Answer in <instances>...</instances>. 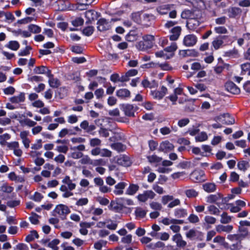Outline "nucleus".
<instances>
[{"label":"nucleus","mask_w":250,"mask_h":250,"mask_svg":"<svg viewBox=\"0 0 250 250\" xmlns=\"http://www.w3.org/2000/svg\"><path fill=\"white\" fill-rule=\"evenodd\" d=\"M155 195V193L153 191L148 190L144 191L143 193L138 194L137 198L140 202H145L148 199H153Z\"/></svg>","instance_id":"7"},{"label":"nucleus","mask_w":250,"mask_h":250,"mask_svg":"<svg viewBox=\"0 0 250 250\" xmlns=\"http://www.w3.org/2000/svg\"><path fill=\"white\" fill-rule=\"evenodd\" d=\"M153 45H152V44H151L150 43H149L143 40V41L138 42L136 44V46L137 48L140 50L145 51L151 48Z\"/></svg>","instance_id":"18"},{"label":"nucleus","mask_w":250,"mask_h":250,"mask_svg":"<svg viewBox=\"0 0 250 250\" xmlns=\"http://www.w3.org/2000/svg\"><path fill=\"white\" fill-rule=\"evenodd\" d=\"M106 227L110 230H115L118 226L116 221L112 220L110 219L106 220Z\"/></svg>","instance_id":"37"},{"label":"nucleus","mask_w":250,"mask_h":250,"mask_svg":"<svg viewBox=\"0 0 250 250\" xmlns=\"http://www.w3.org/2000/svg\"><path fill=\"white\" fill-rule=\"evenodd\" d=\"M225 36H219L215 38L211 42V45L215 50H218L222 46L224 43L223 40L225 39Z\"/></svg>","instance_id":"12"},{"label":"nucleus","mask_w":250,"mask_h":250,"mask_svg":"<svg viewBox=\"0 0 250 250\" xmlns=\"http://www.w3.org/2000/svg\"><path fill=\"white\" fill-rule=\"evenodd\" d=\"M117 163L124 167H128L131 165L129 157L126 155H121L117 159Z\"/></svg>","instance_id":"22"},{"label":"nucleus","mask_w":250,"mask_h":250,"mask_svg":"<svg viewBox=\"0 0 250 250\" xmlns=\"http://www.w3.org/2000/svg\"><path fill=\"white\" fill-rule=\"evenodd\" d=\"M60 243V240L58 239H54L50 242L47 246L51 248L53 250H58L59 248L57 245Z\"/></svg>","instance_id":"48"},{"label":"nucleus","mask_w":250,"mask_h":250,"mask_svg":"<svg viewBox=\"0 0 250 250\" xmlns=\"http://www.w3.org/2000/svg\"><path fill=\"white\" fill-rule=\"evenodd\" d=\"M186 236L187 238L191 240H196L202 241L203 240L204 236V233L196 229H190L186 233Z\"/></svg>","instance_id":"5"},{"label":"nucleus","mask_w":250,"mask_h":250,"mask_svg":"<svg viewBox=\"0 0 250 250\" xmlns=\"http://www.w3.org/2000/svg\"><path fill=\"white\" fill-rule=\"evenodd\" d=\"M123 110L125 114L129 117H133L134 116L135 111V107L129 104H124L123 105Z\"/></svg>","instance_id":"14"},{"label":"nucleus","mask_w":250,"mask_h":250,"mask_svg":"<svg viewBox=\"0 0 250 250\" xmlns=\"http://www.w3.org/2000/svg\"><path fill=\"white\" fill-rule=\"evenodd\" d=\"M181 17L183 19H187L189 20L194 17L198 18L202 17V12L198 9H187L183 11L181 14Z\"/></svg>","instance_id":"3"},{"label":"nucleus","mask_w":250,"mask_h":250,"mask_svg":"<svg viewBox=\"0 0 250 250\" xmlns=\"http://www.w3.org/2000/svg\"><path fill=\"white\" fill-rule=\"evenodd\" d=\"M47 77L49 78V84L51 87L57 88L60 85L59 80L57 78H54L51 73H50V76Z\"/></svg>","instance_id":"34"},{"label":"nucleus","mask_w":250,"mask_h":250,"mask_svg":"<svg viewBox=\"0 0 250 250\" xmlns=\"http://www.w3.org/2000/svg\"><path fill=\"white\" fill-rule=\"evenodd\" d=\"M249 164L248 162L242 161L237 164V167L239 169L245 171L248 167Z\"/></svg>","instance_id":"51"},{"label":"nucleus","mask_w":250,"mask_h":250,"mask_svg":"<svg viewBox=\"0 0 250 250\" xmlns=\"http://www.w3.org/2000/svg\"><path fill=\"white\" fill-rule=\"evenodd\" d=\"M55 150L60 153L66 154L68 150V147L65 145L57 146Z\"/></svg>","instance_id":"58"},{"label":"nucleus","mask_w":250,"mask_h":250,"mask_svg":"<svg viewBox=\"0 0 250 250\" xmlns=\"http://www.w3.org/2000/svg\"><path fill=\"white\" fill-rule=\"evenodd\" d=\"M196 141L203 142L208 139V135L205 132H202L195 137Z\"/></svg>","instance_id":"49"},{"label":"nucleus","mask_w":250,"mask_h":250,"mask_svg":"<svg viewBox=\"0 0 250 250\" xmlns=\"http://www.w3.org/2000/svg\"><path fill=\"white\" fill-rule=\"evenodd\" d=\"M231 198L229 197L223 198V196L220 193L216 194H210L206 198V201L208 203H213L220 199H222V202L226 203L228 202Z\"/></svg>","instance_id":"6"},{"label":"nucleus","mask_w":250,"mask_h":250,"mask_svg":"<svg viewBox=\"0 0 250 250\" xmlns=\"http://www.w3.org/2000/svg\"><path fill=\"white\" fill-rule=\"evenodd\" d=\"M100 16V14L93 10H88L85 13V17L88 20V22L97 19Z\"/></svg>","instance_id":"16"},{"label":"nucleus","mask_w":250,"mask_h":250,"mask_svg":"<svg viewBox=\"0 0 250 250\" xmlns=\"http://www.w3.org/2000/svg\"><path fill=\"white\" fill-rule=\"evenodd\" d=\"M242 10L238 7H231L228 9L229 17L230 18H234L240 14Z\"/></svg>","instance_id":"31"},{"label":"nucleus","mask_w":250,"mask_h":250,"mask_svg":"<svg viewBox=\"0 0 250 250\" xmlns=\"http://www.w3.org/2000/svg\"><path fill=\"white\" fill-rule=\"evenodd\" d=\"M43 197V196L41 193L38 192H36L34 195L30 197V199L35 202H40L42 200Z\"/></svg>","instance_id":"54"},{"label":"nucleus","mask_w":250,"mask_h":250,"mask_svg":"<svg viewBox=\"0 0 250 250\" xmlns=\"http://www.w3.org/2000/svg\"><path fill=\"white\" fill-rule=\"evenodd\" d=\"M155 55L157 57L162 58L165 60L169 59L172 58V55H168L165 49L163 50L156 52Z\"/></svg>","instance_id":"38"},{"label":"nucleus","mask_w":250,"mask_h":250,"mask_svg":"<svg viewBox=\"0 0 250 250\" xmlns=\"http://www.w3.org/2000/svg\"><path fill=\"white\" fill-rule=\"evenodd\" d=\"M14 188L11 186H7L6 184H3L0 187V191L4 192L10 193L13 191Z\"/></svg>","instance_id":"55"},{"label":"nucleus","mask_w":250,"mask_h":250,"mask_svg":"<svg viewBox=\"0 0 250 250\" xmlns=\"http://www.w3.org/2000/svg\"><path fill=\"white\" fill-rule=\"evenodd\" d=\"M223 56L230 59H237L238 58L240 55L238 50L235 48H233L232 50L225 52Z\"/></svg>","instance_id":"21"},{"label":"nucleus","mask_w":250,"mask_h":250,"mask_svg":"<svg viewBox=\"0 0 250 250\" xmlns=\"http://www.w3.org/2000/svg\"><path fill=\"white\" fill-rule=\"evenodd\" d=\"M148 161L151 163H158L161 162L162 158L155 155H153L147 157Z\"/></svg>","instance_id":"50"},{"label":"nucleus","mask_w":250,"mask_h":250,"mask_svg":"<svg viewBox=\"0 0 250 250\" xmlns=\"http://www.w3.org/2000/svg\"><path fill=\"white\" fill-rule=\"evenodd\" d=\"M177 46L175 42H172L169 46L165 48V51L168 55H172V57L174 55V52L177 49Z\"/></svg>","instance_id":"42"},{"label":"nucleus","mask_w":250,"mask_h":250,"mask_svg":"<svg viewBox=\"0 0 250 250\" xmlns=\"http://www.w3.org/2000/svg\"><path fill=\"white\" fill-rule=\"evenodd\" d=\"M70 212V210L69 208L63 204L57 205L53 210L54 215L58 216L62 220H64L66 216Z\"/></svg>","instance_id":"2"},{"label":"nucleus","mask_w":250,"mask_h":250,"mask_svg":"<svg viewBox=\"0 0 250 250\" xmlns=\"http://www.w3.org/2000/svg\"><path fill=\"white\" fill-rule=\"evenodd\" d=\"M150 207L154 210H160L162 208L161 204L156 202H152L149 204Z\"/></svg>","instance_id":"59"},{"label":"nucleus","mask_w":250,"mask_h":250,"mask_svg":"<svg viewBox=\"0 0 250 250\" xmlns=\"http://www.w3.org/2000/svg\"><path fill=\"white\" fill-rule=\"evenodd\" d=\"M83 22V20L81 18H77L71 21L72 25L75 27L82 25Z\"/></svg>","instance_id":"60"},{"label":"nucleus","mask_w":250,"mask_h":250,"mask_svg":"<svg viewBox=\"0 0 250 250\" xmlns=\"http://www.w3.org/2000/svg\"><path fill=\"white\" fill-rule=\"evenodd\" d=\"M181 32V28L180 26H176L172 28L170 30L171 35L169 39L171 41H176L178 38Z\"/></svg>","instance_id":"17"},{"label":"nucleus","mask_w":250,"mask_h":250,"mask_svg":"<svg viewBox=\"0 0 250 250\" xmlns=\"http://www.w3.org/2000/svg\"><path fill=\"white\" fill-rule=\"evenodd\" d=\"M204 221L206 223L208 224H214L215 223L216 219L214 217L207 215L204 218Z\"/></svg>","instance_id":"63"},{"label":"nucleus","mask_w":250,"mask_h":250,"mask_svg":"<svg viewBox=\"0 0 250 250\" xmlns=\"http://www.w3.org/2000/svg\"><path fill=\"white\" fill-rule=\"evenodd\" d=\"M173 199V196L172 195H165L162 197V203L163 205H166Z\"/></svg>","instance_id":"61"},{"label":"nucleus","mask_w":250,"mask_h":250,"mask_svg":"<svg viewBox=\"0 0 250 250\" xmlns=\"http://www.w3.org/2000/svg\"><path fill=\"white\" fill-rule=\"evenodd\" d=\"M5 46L13 50H17L20 47V44L17 41H10Z\"/></svg>","instance_id":"41"},{"label":"nucleus","mask_w":250,"mask_h":250,"mask_svg":"<svg viewBox=\"0 0 250 250\" xmlns=\"http://www.w3.org/2000/svg\"><path fill=\"white\" fill-rule=\"evenodd\" d=\"M198 52L194 49L182 50L179 52L180 58H183L188 56H197Z\"/></svg>","instance_id":"15"},{"label":"nucleus","mask_w":250,"mask_h":250,"mask_svg":"<svg viewBox=\"0 0 250 250\" xmlns=\"http://www.w3.org/2000/svg\"><path fill=\"white\" fill-rule=\"evenodd\" d=\"M62 185L60 188V190L63 192L62 197L67 198L74 194L72 191L76 188V185L73 183L69 176H65L62 180Z\"/></svg>","instance_id":"1"},{"label":"nucleus","mask_w":250,"mask_h":250,"mask_svg":"<svg viewBox=\"0 0 250 250\" xmlns=\"http://www.w3.org/2000/svg\"><path fill=\"white\" fill-rule=\"evenodd\" d=\"M28 28L30 32L34 34L39 33L41 32V28L35 24H31L28 25Z\"/></svg>","instance_id":"47"},{"label":"nucleus","mask_w":250,"mask_h":250,"mask_svg":"<svg viewBox=\"0 0 250 250\" xmlns=\"http://www.w3.org/2000/svg\"><path fill=\"white\" fill-rule=\"evenodd\" d=\"M72 151L68 154V157L74 159H79L83 156V153L77 150H71Z\"/></svg>","instance_id":"43"},{"label":"nucleus","mask_w":250,"mask_h":250,"mask_svg":"<svg viewBox=\"0 0 250 250\" xmlns=\"http://www.w3.org/2000/svg\"><path fill=\"white\" fill-rule=\"evenodd\" d=\"M203 188L208 193L213 192L216 190V186L213 183H206L203 185Z\"/></svg>","instance_id":"26"},{"label":"nucleus","mask_w":250,"mask_h":250,"mask_svg":"<svg viewBox=\"0 0 250 250\" xmlns=\"http://www.w3.org/2000/svg\"><path fill=\"white\" fill-rule=\"evenodd\" d=\"M225 87L228 92L233 94H238L240 92V88L232 82H227L225 84Z\"/></svg>","instance_id":"11"},{"label":"nucleus","mask_w":250,"mask_h":250,"mask_svg":"<svg viewBox=\"0 0 250 250\" xmlns=\"http://www.w3.org/2000/svg\"><path fill=\"white\" fill-rule=\"evenodd\" d=\"M126 184L125 182H120L115 186L114 193L116 195H121L123 193V189L125 188Z\"/></svg>","instance_id":"30"},{"label":"nucleus","mask_w":250,"mask_h":250,"mask_svg":"<svg viewBox=\"0 0 250 250\" xmlns=\"http://www.w3.org/2000/svg\"><path fill=\"white\" fill-rule=\"evenodd\" d=\"M9 100L13 104H19L23 102L25 100V94L24 93H21L18 96L10 98Z\"/></svg>","instance_id":"25"},{"label":"nucleus","mask_w":250,"mask_h":250,"mask_svg":"<svg viewBox=\"0 0 250 250\" xmlns=\"http://www.w3.org/2000/svg\"><path fill=\"white\" fill-rule=\"evenodd\" d=\"M215 120L216 122L224 125H232L235 122L233 117L228 113L219 115L215 117Z\"/></svg>","instance_id":"4"},{"label":"nucleus","mask_w":250,"mask_h":250,"mask_svg":"<svg viewBox=\"0 0 250 250\" xmlns=\"http://www.w3.org/2000/svg\"><path fill=\"white\" fill-rule=\"evenodd\" d=\"M39 215L35 213H32V215L29 217V219L33 224L36 225L39 223Z\"/></svg>","instance_id":"62"},{"label":"nucleus","mask_w":250,"mask_h":250,"mask_svg":"<svg viewBox=\"0 0 250 250\" xmlns=\"http://www.w3.org/2000/svg\"><path fill=\"white\" fill-rule=\"evenodd\" d=\"M137 35L135 32L131 31L126 36L125 39L128 42H132L137 40Z\"/></svg>","instance_id":"46"},{"label":"nucleus","mask_w":250,"mask_h":250,"mask_svg":"<svg viewBox=\"0 0 250 250\" xmlns=\"http://www.w3.org/2000/svg\"><path fill=\"white\" fill-rule=\"evenodd\" d=\"M94 30V28L93 26H87L84 28L83 30V34L86 36H91Z\"/></svg>","instance_id":"53"},{"label":"nucleus","mask_w":250,"mask_h":250,"mask_svg":"<svg viewBox=\"0 0 250 250\" xmlns=\"http://www.w3.org/2000/svg\"><path fill=\"white\" fill-rule=\"evenodd\" d=\"M116 96L121 98L124 99L125 98L129 97L130 95V91L125 88H122L119 90H118L116 92Z\"/></svg>","instance_id":"27"},{"label":"nucleus","mask_w":250,"mask_h":250,"mask_svg":"<svg viewBox=\"0 0 250 250\" xmlns=\"http://www.w3.org/2000/svg\"><path fill=\"white\" fill-rule=\"evenodd\" d=\"M241 67L243 72L250 75V63H242Z\"/></svg>","instance_id":"57"},{"label":"nucleus","mask_w":250,"mask_h":250,"mask_svg":"<svg viewBox=\"0 0 250 250\" xmlns=\"http://www.w3.org/2000/svg\"><path fill=\"white\" fill-rule=\"evenodd\" d=\"M161 222L165 225H168L171 224H181L183 223V221L181 220H178L175 219L164 218L162 220Z\"/></svg>","instance_id":"32"},{"label":"nucleus","mask_w":250,"mask_h":250,"mask_svg":"<svg viewBox=\"0 0 250 250\" xmlns=\"http://www.w3.org/2000/svg\"><path fill=\"white\" fill-rule=\"evenodd\" d=\"M187 210L184 208H176L174 210V215L177 218L185 217L187 215Z\"/></svg>","instance_id":"36"},{"label":"nucleus","mask_w":250,"mask_h":250,"mask_svg":"<svg viewBox=\"0 0 250 250\" xmlns=\"http://www.w3.org/2000/svg\"><path fill=\"white\" fill-rule=\"evenodd\" d=\"M204 175L202 170H195L191 173L190 179L194 182H202L205 180Z\"/></svg>","instance_id":"8"},{"label":"nucleus","mask_w":250,"mask_h":250,"mask_svg":"<svg viewBox=\"0 0 250 250\" xmlns=\"http://www.w3.org/2000/svg\"><path fill=\"white\" fill-rule=\"evenodd\" d=\"M39 235L36 230H32L30 232V233L25 238V241L27 242H30L35 238H38Z\"/></svg>","instance_id":"44"},{"label":"nucleus","mask_w":250,"mask_h":250,"mask_svg":"<svg viewBox=\"0 0 250 250\" xmlns=\"http://www.w3.org/2000/svg\"><path fill=\"white\" fill-rule=\"evenodd\" d=\"M151 94L153 97L156 99L160 100L164 97V96L162 95V94L161 93V92L159 91H151Z\"/></svg>","instance_id":"64"},{"label":"nucleus","mask_w":250,"mask_h":250,"mask_svg":"<svg viewBox=\"0 0 250 250\" xmlns=\"http://www.w3.org/2000/svg\"><path fill=\"white\" fill-rule=\"evenodd\" d=\"M231 221V217L228 215L226 212H223L221 215L220 222L222 224H228Z\"/></svg>","instance_id":"39"},{"label":"nucleus","mask_w":250,"mask_h":250,"mask_svg":"<svg viewBox=\"0 0 250 250\" xmlns=\"http://www.w3.org/2000/svg\"><path fill=\"white\" fill-rule=\"evenodd\" d=\"M139 187L136 184H130L125 190V194L128 195H133L139 190Z\"/></svg>","instance_id":"29"},{"label":"nucleus","mask_w":250,"mask_h":250,"mask_svg":"<svg viewBox=\"0 0 250 250\" xmlns=\"http://www.w3.org/2000/svg\"><path fill=\"white\" fill-rule=\"evenodd\" d=\"M97 29L100 31L107 30L110 28L108 21L104 18H101L97 21Z\"/></svg>","instance_id":"13"},{"label":"nucleus","mask_w":250,"mask_h":250,"mask_svg":"<svg viewBox=\"0 0 250 250\" xmlns=\"http://www.w3.org/2000/svg\"><path fill=\"white\" fill-rule=\"evenodd\" d=\"M215 229L216 231L218 233H221L222 232L229 233L232 231L233 226L232 225L224 226L223 225H218L216 226Z\"/></svg>","instance_id":"24"},{"label":"nucleus","mask_w":250,"mask_h":250,"mask_svg":"<svg viewBox=\"0 0 250 250\" xmlns=\"http://www.w3.org/2000/svg\"><path fill=\"white\" fill-rule=\"evenodd\" d=\"M135 215L137 219H140L145 217L146 214V211L140 207L135 208Z\"/></svg>","instance_id":"35"},{"label":"nucleus","mask_w":250,"mask_h":250,"mask_svg":"<svg viewBox=\"0 0 250 250\" xmlns=\"http://www.w3.org/2000/svg\"><path fill=\"white\" fill-rule=\"evenodd\" d=\"M172 240L176 243L177 246L178 247H184L187 245V242L183 240L181 234L177 233L175 234L173 237Z\"/></svg>","instance_id":"23"},{"label":"nucleus","mask_w":250,"mask_h":250,"mask_svg":"<svg viewBox=\"0 0 250 250\" xmlns=\"http://www.w3.org/2000/svg\"><path fill=\"white\" fill-rule=\"evenodd\" d=\"M185 194L188 198L195 197L198 195V192L193 189L186 190L185 191Z\"/></svg>","instance_id":"52"},{"label":"nucleus","mask_w":250,"mask_h":250,"mask_svg":"<svg viewBox=\"0 0 250 250\" xmlns=\"http://www.w3.org/2000/svg\"><path fill=\"white\" fill-rule=\"evenodd\" d=\"M142 85L145 88H152L158 86L157 82L154 80H148L147 78L145 79L142 82Z\"/></svg>","instance_id":"19"},{"label":"nucleus","mask_w":250,"mask_h":250,"mask_svg":"<svg viewBox=\"0 0 250 250\" xmlns=\"http://www.w3.org/2000/svg\"><path fill=\"white\" fill-rule=\"evenodd\" d=\"M174 148L173 145L167 141L163 142L160 146V150L164 152L172 150Z\"/></svg>","instance_id":"20"},{"label":"nucleus","mask_w":250,"mask_h":250,"mask_svg":"<svg viewBox=\"0 0 250 250\" xmlns=\"http://www.w3.org/2000/svg\"><path fill=\"white\" fill-rule=\"evenodd\" d=\"M197 42V38L193 34H189L186 36L183 40L184 44L187 46H192Z\"/></svg>","instance_id":"10"},{"label":"nucleus","mask_w":250,"mask_h":250,"mask_svg":"<svg viewBox=\"0 0 250 250\" xmlns=\"http://www.w3.org/2000/svg\"><path fill=\"white\" fill-rule=\"evenodd\" d=\"M34 72L37 74H44L47 76H50L51 72L48 68L44 66L36 67L34 68Z\"/></svg>","instance_id":"28"},{"label":"nucleus","mask_w":250,"mask_h":250,"mask_svg":"<svg viewBox=\"0 0 250 250\" xmlns=\"http://www.w3.org/2000/svg\"><path fill=\"white\" fill-rule=\"evenodd\" d=\"M20 123L22 125H26L28 127H34L37 125V122L32 121L28 118H24V119L20 121Z\"/></svg>","instance_id":"33"},{"label":"nucleus","mask_w":250,"mask_h":250,"mask_svg":"<svg viewBox=\"0 0 250 250\" xmlns=\"http://www.w3.org/2000/svg\"><path fill=\"white\" fill-rule=\"evenodd\" d=\"M208 210L210 214L214 215H219L220 212L219 209L214 205L208 206Z\"/></svg>","instance_id":"45"},{"label":"nucleus","mask_w":250,"mask_h":250,"mask_svg":"<svg viewBox=\"0 0 250 250\" xmlns=\"http://www.w3.org/2000/svg\"><path fill=\"white\" fill-rule=\"evenodd\" d=\"M111 147L118 152H123L126 149L125 146L121 143H116L112 144Z\"/></svg>","instance_id":"40"},{"label":"nucleus","mask_w":250,"mask_h":250,"mask_svg":"<svg viewBox=\"0 0 250 250\" xmlns=\"http://www.w3.org/2000/svg\"><path fill=\"white\" fill-rule=\"evenodd\" d=\"M188 221L192 224H196L199 222V218L197 215L191 214L188 218Z\"/></svg>","instance_id":"56"},{"label":"nucleus","mask_w":250,"mask_h":250,"mask_svg":"<svg viewBox=\"0 0 250 250\" xmlns=\"http://www.w3.org/2000/svg\"><path fill=\"white\" fill-rule=\"evenodd\" d=\"M201 18L202 17H199L197 19L196 17H194L193 19L188 20L187 23L188 28L190 30H194L196 29L203 21Z\"/></svg>","instance_id":"9"}]
</instances>
